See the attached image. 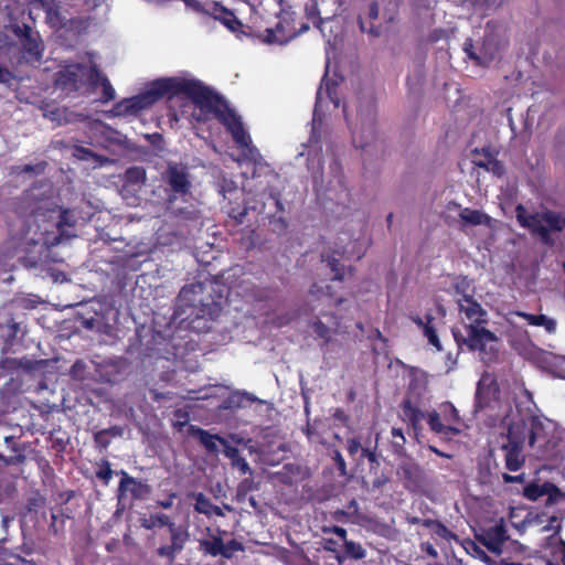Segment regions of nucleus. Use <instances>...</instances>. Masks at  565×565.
<instances>
[{
	"instance_id": "obj_1",
	"label": "nucleus",
	"mask_w": 565,
	"mask_h": 565,
	"mask_svg": "<svg viewBox=\"0 0 565 565\" xmlns=\"http://www.w3.org/2000/svg\"><path fill=\"white\" fill-rule=\"evenodd\" d=\"M210 88L195 78L160 77L152 81L145 92L116 103L113 111L116 116L137 115L162 98L171 100L177 96H185L201 110Z\"/></svg>"
},
{
	"instance_id": "obj_2",
	"label": "nucleus",
	"mask_w": 565,
	"mask_h": 565,
	"mask_svg": "<svg viewBox=\"0 0 565 565\" xmlns=\"http://www.w3.org/2000/svg\"><path fill=\"white\" fill-rule=\"evenodd\" d=\"M457 302L461 319L468 322L463 323L466 335L458 330H452L455 341L459 347L466 345L470 351H478L484 362H495L499 353V338L484 327L488 322L487 311L469 295H463Z\"/></svg>"
},
{
	"instance_id": "obj_3",
	"label": "nucleus",
	"mask_w": 565,
	"mask_h": 565,
	"mask_svg": "<svg viewBox=\"0 0 565 565\" xmlns=\"http://www.w3.org/2000/svg\"><path fill=\"white\" fill-rule=\"evenodd\" d=\"M277 10L273 12L275 21H270L268 4L262 3L250 17V23L246 25V36L258 39L266 44H286L297 35L309 30L307 23L295 26L294 13L282 9L281 3H276Z\"/></svg>"
},
{
	"instance_id": "obj_4",
	"label": "nucleus",
	"mask_w": 565,
	"mask_h": 565,
	"mask_svg": "<svg viewBox=\"0 0 565 565\" xmlns=\"http://www.w3.org/2000/svg\"><path fill=\"white\" fill-rule=\"evenodd\" d=\"M202 113L212 114L232 135L237 147L245 150V158L254 166L263 163L259 150L252 143L249 134L245 130L239 116L228 106L227 102L213 88H210L201 109Z\"/></svg>"
},
{
	"instance_id": "obj_5",
	"label": "nucleus",
	"mask_w": 565,
	"mask_h": 565,
	"mask_svg": "<svg viewBox=\"0 0 565 565\" xmlns=\"http://www.w3.org/2000/svg\"><path fill=\"white\" fill-rule=\"evenodd\" d=\"M140 525L146 530L163 526L168 529L171 543L158 547L157 555L167 558L169 564L175 561L177 555L183 551L190 537L186 527L177 525L171 518L164 513H154L150 514L149 518H142L140 519Z\"/></svg>"
},
{
	"instance_id": "obj_6",
	"label": "nucleus",
	"mask_w": 565,
	"mask_h": 565,
	"mask_svg": "<svg viewBox=\"0 0 565 565\" xmlns=\"http://www.w3.org/2000/svg\"><path fill=\"white\" fill-rule=\"evenodd\" d=\"M161 180L167 186L169 203L177 199H184L191 194L192 181L189 168L178 162H168L166 170L161 173Z\"/></svg>"
},
{
	"instance_id": "obj_7",
	"label": "nucleus",
	"mask_w": 565,
	"mask_h": 565,
	"mask_svg": "<svg viewBox=\"0 0 565 565\" xmlns=\"http://www.w3.org/2000/svg\"><path fill=\"white\" fill-rule=\"evenodd\" d=\"M524 425L509 424L504 441L500 449L504 454V466L509 471H519L525 463Z\"/></svg>"
},
{
	"instance_id": "obj_8",
	"label": "nucleus",
	"mask_w": 565,
	"mask_h": 565,
	"mask_svg": "<svg viewBox=\"0 0 565 565\" xmlns=\"http://www.w3.org/2000/svg\"><path fill=\"white\" fill-rule=\"evenodd\" d=\"M12 33L20 40L22 60L26 63H35L42 58L44 46L38 32L23 23L11 25Z\"/></svg>"
},
{
	"instance_id": "obj_9",
	"label": "nucleus",
	"mask_w": 565,
	"mask_h": 565,
	"mask_svg": "<svg viewBox=\"0 0 565 565\" xmlns=\"http://www.w3.org/2000/svg\"><path fill=\"white\" fill-rule=\"evenodd\" d=\"M209 537L200 539L199 551L204 555L212 557L222 556L226 559L233 557L234 553L244 551V545L236 539L224 543L220 534H213L210 527H206Z\"/></svg>"
},
{
	"instance_id": "obj_10",
	"label": "nucleus",
	"mask_w": 565,
	"mask_h": 565,
	"mask_svg": "<svg viewBox=\"0 0 565 565\" xmlns=\"http://www.w3.org/2000/svg\"><path fill=\"white\" fill-rule=\"evenodd\" d=\"M86 65L81 63L70 64L55 74V86L72 94L78 92L85 85Z\"/></svg>"
},
{
	"instance_id": "obj_11",
	"label": "nucleus",
	"mask_w": 565,
	"mask_h": 565,
	"mask_svg": "<svg viewBox=\"0 0 565 565\" xmlns=\"http://www.w3.org/2000/svg\"><path fill=\"white\" fill-rule=\"evenodd\" d=\"M516 220L521 226L529 228L532 234H536L541 242L547 246H552L554 241L544 227L543 212L527 214L525 207L519 204L515 209Z\"/></svg>"
},
{
	"instance_id": "obj_12",
	"label": "nucleus",
	"mask_w": 565,
	"mask_h": 565,
	"mask_svg": "<svg viewBox=\"0 0 565 565\" xmlns=\"http://www.w3.org/2000/svg\"><path fill=\"white\" fill-rule=\"evenodd\" d=\"M500 402V387L495 380L481 379L478 382L475 398L476 411L487 408L494 409L499 406Z\"/></svg>"
},
{
	"instance_id": "obj_13",
	"label": "nucleus",
	"mask_w": 565,
	"mask_h": 565,
	"mask_svg": "<svg viewBox=\"0 0 565 565\" xmlns=\"http://www.w3.org/2000/svg\"><path fill=\"white\" fill-rule=\"evenodd\" d=\"M397 475L405 489L411 492L420 491L426 484V475L423 468L413 461H406L399 465Z\"/></svg>"
},
{
	"instance_id": "obj_14",
	"label": "nucleus",
	"mask_w": 565,
	"mask_h": 565,
	"mask_svg": "<svg viewBox=\"0 0 565 565\" xmlns=\"http://www.w3.org/2000/svg\"><path fill=\"white\" fill-rule=\"evenodd\" d=\"M121 477L117 489L119 500L124 499L128 493L132 500H140L150 493V487L139 479L129 476L125 470L117 472Z\"/></svg>"
},
{
	"instance_id": "obj_15",
	"label": "nucleus",
	"mask_w": 565,
	"mask_h": 565,
	"mask_svg": "<svg viewBox=\"0 0 565 565\" xmlns=\"http://www.w3.org/2000/svg\"><path fill=\"white\" fill-rule=\"evenodd\" d=\"M209 15L222 22L231 32L235 33L237 38L247 34L246 25L237 19L233 11L218 2H210Z\"/></svg>"
},
{
	"instance_id": "obj_16",
	"label": "nucleus",
	"mask_w": 565,
	"mask_h": 565,
	"mask_svg": "<svg viewBox=\"0 0 565 565\" xmlns=\"http://www.w3.org/2000/svg\"><path fill=\"white\" fill-rule=\"evenodd\" d=\"M510 424L524 425V441L527 439L530 447H534L541 441L546 443L547 440L546 426L537 416H529L527 418L512 420Z\"/></svg>"
},
{
	"instance_id": "obj_17",
	"label": "nucleus",
	"mask_w": 565,
	"mask_h": 565,
	"mask_svg": "<svg viewBox=\"0 0 565 565\" xmlns=\"http://www.w3.org/2000/svg\"><path fill=\"white\" fill-rule=\"evenodd\" d=\"M321 317H326L328 324H326L320 318H317L311 327L317 338L323 340V344L330 343L332 337L338 332L340 327V317L335 313L321 312Z\"/></svg>"
},
{
	"instance_id": "obj_18",
	"label": "nucleus",
	"mask_w": 565,
	"mask_h": 565,
	"mask_svg": "<svg viewBox=\"0 0 565 565\" xmlns=\"http://www.w3.org/2000/svg\"><path fill=\"white\" fill-rule=\"evenodd\" d=\"M447 209L448 210H451V209L460 210L459 217H460V221L463 226H478V225L490 226L491 225L492 218L488 214H486L479 210H473L470 207L461 209V205L455 201H450L447 205Z\"/></svg>"
},
{
	"instance_id": "obj_19",
	"label": "nucleus",
	"mask_w": 565,
	"mask_h": 565,
	"mask_svg": "<svg viewBox=\"0 0 565 565\" xmlns=\"http://www.w3.org/2000/svg\"><path fill=\"white\" fill-rule=\"evenodd\" d=\"M478 539L490 552L500 554L503 544L508 540V534L503 525H494L484 531Z\"/></svg>"
},
{
	"instance_id": "obj_20",
	"label": "nucleus",
	"mask_w": 565,
	"mask_h": 565,
	"mask_svg": "<svg viewBox=\"0 0 565 565\" xmlns=\"http://www.w3.org/2000/svg\"><path fill=\"white\" fill-rule=\"evenodd\" d=\"M409 319L423 330L424 335L427 338L428 343L434 347L437 351H443V345L438 338L434 321L435 317L427 312L424 318L418 315L411 316Z\"/></svg>"
},
{
	"instance_id": "obj_21",
	"label": "nucleus",
	"mask_w": 565,
	"mask_h": 565,
	"mask_svg": "<svg viewBox=\"0 0 565 565\" xmlns=\"http://www.w3.org/2000/svg\"><path fill=\"white\" fill-rule=\"evenodd\" d=\"M190 431L192 436L199 439L200 444L205 448V450L209 454H217L218 447L216 443L218 441L226 447L228 445L227 440L218 435H212L207 430H204L203 428L190 426Z\"/></svg>"
},
{
	"instance_id": "obj_22",
	"label": "nucleus",
	"mask_w": 565,
	"mask_h": 565,
	"mask_svg": "<svg viewBox=\"0 0 565 565\" xmlns=\"http://www.w3.org/2000/svg\"><path fill=\"white\" fill-rule=\"evenodd\" d=\"M125 434V427L119 425L110 426L109 428L100 429L95 431L93 435L95 447L102 452L107 450L111 443V438L122 437Z\"/></svg>"
},
{
	"instance_id": "obj_23",
	"label": "nucleus",
	"mask_w": 565,
	"mask_h": 565,
	"mask_svg": "<svg viewBox=\"0 0 565 565\" xmlns=\"http://www.w3.org/2000/svg\"><path fill=\"white\" fill-rule=\"evenodd\" d=\"M338 84L334 81H323L319 89L317 90L315 113L319 107H322L324 100H330L334 104V107H339L340 99L337 93Z\"/></svg>"
},
{
	"instance_id": "obj_24",
	"label": "nucleus",
	"mask_w": 565,
	"mask_h": 565,
	"mask_svg": "<svg viewBox=\"0 0 565 565\" xmlns=\"http://www.w3.org/2000/svg\"><path fill=\"white\" fill-rule=\"evenodd\" d=\"M427 424L429 426V429L437 435L452 437L460 434L459 428L450 424H444L440 419V414L437 413L436 411L428 413Z\"/></svg>"
},
{
	"instance_id": "obj_25",
	"label": "nucleus",
	"mask_w": 565,
	"mask_h": 565,
	"mask_svg": "<svg viewBox=\"0 0 565 565\" xmlns=\"http://www.w3.org/2000/svg\"><path fill=\"white\" fill-rule=\"evenodd\" d=\"M557 493H559V489L551 482H544L543 484L532 482L525 486L523 490V495L531 501H536L545 494H548L550 499H552L553 494Z\"/></svg>"
},
{
	"instance_id": "obj_26",
	"label": "nucleus",
	"mask_w": 565,
	"mask_h": 565,
	"mask_svg": "<svg viewBox=\"0 0 565 565\" xmlns=\"http://www.w3.org/2000/svg\"><path fill=\"white\" fill-rule=\"evenodd\" d=\"M343 545V552L337 556V563L342 565L347 559L360 561L366 556L365 548L358 542L348 540Z\"/></svg>"
},
{
	"instance_id": "obj_27",
	"label": "nucleus",
	"mask_w": 565,
	"mask_h": 565,
	"mask_svg": "<svg viewBox=\"0 0 565 565\" xmlns=\"http://www.w3.org/2000/svg\"><path fill=\"white\" fill-rule=\"evenodd\" d=\"M413 523H422V525L424 527H427L429 530H431V532L447 541V542H450L451 540H457V535L455 533H452L443 522H440L439 520H431V519H424V520H419L417 518H414Z\"/></svg>"
},
{
	"instance_id": "obj_28",
	"label": "nucleus",
	"mask_w": 565,
	"mask_h": 565,
	"mask_svg": "<svg viewBox=\"0 0 565 565\" xmlns=\"http://www.w3.org/2000/svg\"><path fill=\"white\" fill-rule=\"evenodd\" d=\"M379 15H380L379 3L373 1L369 6L367 17H369L370 21L373 22L379 19ZM358 23H359V28H360L361 32L367 33L374 38H379L383 32L381 25H374L373 23H370V26H366L365 21L361 17H359Z\"/></svg>"
},
{
	"instance_id": "obj_29",
	"label": "nucleus",
	"mask_w": 565,
	"mask_h": 565,
	"mask_svg": "<svg viewBox=\"0 0 565 565\" xmlns=\"http://www.w3.org/2000/svg\"><path fill=\"white\" fill-rule=\"evenodd\" d=\"M401 409L404 419L412 425L414 430H417L420 427L422 420L425 418L424 412L414 405L409 398H405L401 403Z\"/></svg>"
},
{
	"instance_id": "obj_30",
	"label": "nucleus",
	"mask_w": 565,
	"mask_h": 565,
	"mask_svg": "<svg viewBox=\"0 0 565 565\" xmlns=\"http://www.w3.org/2000/svg\"><path fill=\"white\" fill-rule=\"evenodd\" d=\"M345 253H347L345 249H333L332 255H328L326 257V255L322 254V260L327 262L328 267L330 268V270L333 274V277H332L333 280L341 281L344 279V275H345L344 266L340 263V259L337 258L335 255L340 256V257H344Z\"/></svg>"
},
{
	"instance_id": "obj_31",
	"label": "nucleus",
	"mask_w": 565,
	"mask_h": 565,
	"mask_svg": "<svg viewBox=\"0 0 565 565\" xmlns=\"http://www.w3.org/2000/svg\"><path fill=\"white\" fill-rule=\"evenodd\" d=\"M544 227L547 234L552 232H562L565 228V214L546 210L543 211Z\"/></svg>"
},
{
	"instance_id": "obj_32",
	"label": "nucleus",
	"mask_w": 565,
	"mask_h": 565,
	"mask_svg": "<svg viewBox=\"0 0 565 565\" xmlns=\"http://www.w3.org/2000/svg\"><path fill=\"white\" fill-rule=\"evenodd\" d=\"M203 290L202 284H192L182 287L179 294V300L184 302L189 307H195L199 303H203L202 298L198 297V294H201Z\"/></svg>"
},
{
	"instance_id": "obj_33",
	"label": "nucleus",
	"mask_w": 565,
	"mask_h": 565,
	"mask_svg": "<svg viewBox=\"0 0 565 565\" xmlns=\"http://www.w3.org/2000/svg\"><path fill=\"white\" fill-rule=\"evenodd\" d=\"M223 454L231 460L234 468L238 469L242 475L250 473V467L246 459L241 456L238 448L231 446L230 444L223 449Z\"/></svg>"
},
{
	"instance_id": "obj_34",
	"label": "nucleus",
	"mask_w": 565,
	"mask_h": 565,
	"mask_svg": "<svg viewBox=\"0 0 565 565\" xmlns=\"http://www.w3.org/2000/svg\"><path fill=\"white\" fill-rule=\"evenodd\" d=\"M512 348L525 359H532L539 350L536 345L530 340L527 334L514 338L511 342Z\"/></svg>"
},
{
	"instance_id": "obj_35",
	"label": "nucleus",
	"mask_w": 565,
	"mask_h": 565,
	"mask_svg": "<svg viewBox=\"0 0 565 565\" xmlns=\"http://www.w3.org/2000/svg\"><path fill=\"white\" fill-rule=\"evenodd\" d=\"M519 317L527 321L529 324L535 327H544L548 333L556 331V322L554 319L548 318L545 315H533L527 312H519Z\"/></svg>"
},
{
	"instance_id": "obj_36",
	"label": "nucleus",
	"mask_w": 565,
	"mask_h": 565,
	"mask_svg": "<svg viewBox=\"0 0 565 565\" xmlns=\"http://www.w3.org/2000/svg\"><path fill=\"white\" fill-rule=\"evenodd\" d=\"M463 51L467 53V55H468V57L470 60H473L479 65H484L487 63H490L495 57L494 52L488 53V51H487V43L486 42L483 43V46H482V50H481V51H484L483 56L477 54L476 51H475L473 43H472L471 39H467L465 41V43H463Z\"/></svg>"
},
{
	"instance_id": "obj_37",
	"label": "nucleus",
	"mask_w": 565,
	"mask_h": 565,
	"mask_svg": "<svg viewBox=\"0 0 565 565\" xmlns=\"http://www.w3.org/2000/svg\"><path fill=\"white\" fill-rule=\"evenodd\" d=\"M331 286H320L319 284L315 282L309 292L311 296H317L318 298H323L326 300L327 306L329 307H338L342 303V298H334V295L331 291Z\"/></svg>"
},
{
	"instance_id": "obj_38",
	"label": "nucleus",
	"mask_w": 565,
	"mask_h": 565,
	"mask_svg": "<svg viewBox=\"0 0 565 565\" xmlns=\"http://www.w3.org/2000/svg\"><path fill=\"white\" fill-rule=\"evenodd\" d=\"M194 510L199 513L205 514L207 516L215 514L217 516H223V512L220 507L212 503V501L205 497L203 493H198L195 495V504Z\"/></svg>"
},
{
	"instance_id": "obj_39",
	"label": "nucleus",
	"mask_w": 565,
	"mask_h": 565,
	"mask_svg": "<svg viewBox=\"0 0 565 565\" xmlns=\"http://www.w3.org/2000/svg\"><path fill=\"white\" fill-rule=\"evenodd\" d=\"M245 399H249L247 393L234 392L231 393L227 397H225L220 404V409L223 411H234L241 408L244 404Z\"/></svg>"
},
{
	"instance_id": "obj_40",
	"label": "nucleus",
	"mask_w": 565,
	"mask_h": 565,
	"mask_svg": "<svg viewBox=\"0 0 565 565\" xmlns=\"http://www.w3.org/2000/svg\"><path fill=\"white\" fill-rule=\"evenodd\" d=\"M125 181L129 184H140L146 181V170L142 167H130L125 172Z\"/></svg>"
},
{
	"instance_id": "obj_41",
	"label": "nucleus",
	"mask_w": 565,
	"mask_h": 565,
	"mask_svg": "<svg viewBox=\"0 0 565 565\" xmlns=\"http://www.w3.org/2000/svg\"><path fill=\"white\" fill-rule=\"evenodd\" d=\"M95 475L104 486H108L114 475L110 462L107 459H102L98 463V469L96 470Z\"/></svg>"
},
{
	"instance_id": "obj_42",
	"label": "nucleus",
	"mask_w": 565,
	"mask_h": 565,
	"mask_svg": "<svg viewBox=\"0 0 565 565\" xmlns=\"http://www.w3.org/2000/svg\"><path fill=\"white\" fill-rule=\"evenodd\" d=\"M47 167V162L46 161H40L35 164H23V166H18L15 168V171L18 174H34V175H40V174H43L45 172V169Z\"/></svg>"
},
{
	"instance_id": "obj_43",
	"label": "nucleus",
	"mask_w": 565,
	"mask_h": 565,
	"mask_svg": "<svg viewBox=\"0 0 565 565\" xmlns=\"http://www.w3.org/2000/svg\"><path fill=\"white\" fill-rule=\"evenodd\" d=\"M441 412H443L444 419H445V422H447V424L452 425V424H458L460 422L459 412L454 406L452 403L447 402V403L443 404Z\"/></svg>"
},
{
	"instance_id": "obj_44",
	"label": "nucleus",
	"mask_w": 565,
	"mask_h": 565,
	"mask_svg": "<svg viewBox=\"0 0 565 565\" xmlns=\"http://www.w3.org/2000/svg\"><path fill=\"white\" fill-rule=\"evenodd\" d=\"M104 77L96 65L86 66L85 84H88L92 88H96L97 85L102 84V78Z\"/></svg>"
},
{
	"instance_id": "obj_45",
	"label": "nucleus",
	"mask_w": 565,
	"mask_h": 565,
	"mask_svg": "<svg viewBox=\"0 0 565 565\" xmlns=\"http://www.w3.org/2000/svg\"><path fill=\"white\" fill-rule=\"evenodd\" d=\"M102 96L99 102L103 104L109 103L115 99V89L107 77L102 78Z\"/></svg>"
},
{
	"instance_id": "obj_46",
	"label": "nucleus",
	"mask_w": 565,
	"mask_h": 565,
	"mask_svg": "<svg viewBox=\"0 0 565 565\" xmlns=\"http://www.w3.org/2000/svg\"><path fill=\"white\" fill-rule=\"evenodd\" d=\"M476 164L479 168H483L487 171H491V172H493L494 174H497L499 177L503 174V166L497 159H489L487 162L478 161V162H476Z\"/></svg>"
},
{
	"instance_id": "obj_47",
	"label": "nucleus",
	"mask_w": 565,
	"mask_h": 565,
	"mask_svg": "<svg viewBox=\"0 0 565 565\" xmlns=\"http://www.w3.org/2000/svg\"><path fill=\"white\" fill-rule=\"evenodd\" d=\"M392 437H393L392 446L396 452H399L401 450L404 449V445L406 443V439H405L402 428L393 427L392 428Z\"/></svg>"
},
{
	"instance_id": "obj_48",
	"label": "nucleus",
	"mask_w": 565,
	"mask_h": 565,
	"mask_svg": "<svg viewBox=\"0 0 565 565\" xmlns=\"http://www.w3.org/2000/svg\"><path fill=\"white\" fill-rule=\"evenodd\" d=\"M323 550L330 553L334 554V558L337 559V556L341 554L340 551V543L338 540L334 539H323Z\"/></svg>"
},
{
	"instance_id": "obj_49",
	"label": "nucleus",
	"mask_w": 565,
	"mask_h": 565,
	"mask_svg": "<svg viewBox=\"0 0 565 565\" xmlns=\"http://www.w3.org/2000/svg\"><path fill=\"white\" fill-rule=\"evenodd\" d=\"M185 6L199 13H210V3L202 4L199 0H182Z\"/></svg>"
},
{
	"instance_id": "obj_50",
	"label": "nucleus",
	"mask_w": 565,
	"mask_h": 565,
	"mask_svg": "<svg viewBox=\"0 0 565 565\" xmlns=\"http://www.w3.org/2000/svg\"><path fill=\"white\" fill-rule=\"evenodd\" d=\"M467 544L471 550L488 565H493V559L473 541L469 540Z\"/></svg>"
},
{
	"instance_id": "obj_51",
	"label": "nucleus",
	"mask_w": 565,
	"mask_h": 565,
	"mask_svg": "<svg viewBox=\"0 0 565 565\" xmlns=\"http://www.w3.org/2000/svg\"><path fill=\"white\" fill-rule=\"evenodd\" d=\"M322 531H323V533H333V534H335L342 543L348 541V532L342 526H339V525L324 526L322 529Z\"/></svg>"
},
{
	"instance_id": "obj_52",
	"label": "nucleus",
	"mask_w": 565,
	"mask_h": 565,
	"mask_svg": "<svg viewBox=\"0 0 565 565\" xmlns=\"http://www.w3.org/2000/svg\"><path fill=\"white\" fill-rule=\"evenodd\" d=\"M44 505V499L39 497V495H34V497H30L26 501V510L29 512H38V510L40 508H42Z\"/></svg>"
},
{
	"instance_id": "obj_53",
	"label": "nucleus",
	"mask_w": 565,
	"mask_h": 565,
	"mask_svg": "<svg viewBox=\"0 0 565 565\" xmlns=\"http://www.w3.org/2000/svg\"><path fill=\"white\" fill-rule=\"evenodd\" d=\"M14 82V74L7 68L0 67V83L4 84L7 87H12Z\"/></svg>"
},
{
	"instance_id": "obj_54",
	"label": "nucleus",
	"mask_w": 565,
	"mask_h": 565,
	"mask_svg": "<svg viewBox=\"0 0 565 565\" xmlns=\"http://www.w3.org/2000/svg\"><path fill=\"white\" fill-rule=\"evenodd\" d=\"M227 214L230 217L234 218L236 223L242 224L247 215V209L243 207L242 210L236 207H230L227 210Z\"/></svg>"
},
{
	"instance_id": "obj_55",
	"label": "nucleus",
	"mask_w": 565,
	"mask_h": 565,
	"mask_svg": "<svg viewBox=\"0 0 565 565\" xmlns=\"http://www.w3.org/2000/svg\"><path fill=\"white\" fill-rule=\"evenodd\" d=\"M363 448L364 447H362L358 438H349L347 440V449L351 457L355 456L359 451H362Z\"/></svg>"
},
{
	"instance_id": "obj_56",
	"label": "nucleus",
	"mask_w": 565,
	"mask_h": 565,
	"mask_svg": "<svg viewBox=\"0 0 565 565\" xmlns=\"http://www.w3.org/2000/svg\"><path fill=\"white\" fill-rule=\"evenodd\" d=\"M75 220L73 217V215L70 213L68 210H63L60 214V220H58V227H62L64 225H67V226H74L75 225Z\"/></svg>"
},
{
	"instance_id": "obj_57",
	"label": "nucleus",
	"mask_w": 565,
	"mask_h": 565,
	"mask_svg": "<svg viewBox=\"0 0 565 565\" xmlns=\"http://www.w3.org/2000/svg\"><path fill=\"white\" fill-rule=\"evenodd\" d=\"M469 287V282L467 280V277L460 276L458 277L457 281L454 284V288L457 294L467 295L466 290Z\"/></svg>"
},
{
	"instance_id": "obj_58",
	"label": "nucleus",
	"mask_w": 565,
	"mask_h": 565,
	"mask_svg": "<svg viewBox=\"0 0 565 565\" xmlns=\"http://www.w3.org/2000/svg\"><path fill=\"white\" fill-rule=\"evenodd\" d=\"M333 460L335 462V466H337L338 470L342 475H345V472H347V463H345V460H344V458L342 457V455H341V452L339 450H334Z\"/></svg>"
},
{
	"instance_id": "obj_59",
	"label": "nucleus",
	"mask_w": 565,
	"mask_h": 565,
	"mask_svg": "<svg viewBox=\"0 0 565 565\" xmlns=\"http://www.w3.org/2000/svg\"><path fill=\"white\" fill-rule=\"evenodd\" d=\"M361 458H366L370 463L379 465L377 455H376L375 449L372 450L367 447H364L361 451Z\"/></svg>"
},
{
	"instance_id": "obj_60",
	"label": "nucleus",
	"mask_w": 565,
	"mask_h": 565,
	"mask_svg": "<svg viewBox=\"0 0 565 565\" xmlns=\"http://www.w3.org/2000/svg\"><path fill=\"white\" fill-rule=\"evenodd\" d=\"M502 480L505 483H523L525 481V476H524V473L515 475V476H512L509 473H503Z\"/></svg>"
},
{
	"instance_id": "obj_61",
	"label": "nucleus",
	"mask_w": 565,
	"mask_h": 565,
	"mask_svg": "<svg viewBox=\"0 0 565 565\" xmlns=\"http://www.w3.org/2000/svg\"><path fill=\"white\" fill-rule=\"evenodd\" d=\"M237 488L239 489L241 492H247L249 493L250 491H253L255 489V484H254V481L253 479L250 478H245L243 479Z\"/></svg>"
},
{
	"instance_id": "obj_62",
	"label": "nucleus",
	"mask_w": 565,
	"mask_h": 565,
	"mask_svg": "<svg viewBox=\"0 0 565 565\" xmlns=\"http://www.w3.org/2000/svg\"><path fill=\"white\" fill-rule=\"evenodd\" d=\"M387 481H388V478H386L384 475H382L381 477H377L373 480L372 487H373V489H381Z\"/></svg>"
},
{
	"instance_id": "obj_63",
	"label": "nucleus",
	"mask_w": 565,
	"mask_h": 565,
	"mask_svg": "<svg viewBox=\"0 0 565 565\" xmlns=\"http://www.w3.org/2000/svg\"><path fill=\"white\" fill-rule=\"evenodd\" d=\"M428 449H429L431 452H434L435 455H437L438 457H443V458H451V455H449V454H446V452L441 451L440 449H438V448H437V447H435V446L429 445V446H428Z\"/></svg>"
},
{
	"instance_id": "obj_64",
	"label": "nucleus",
	"mask_w": 565,
	"mask_h": 565,
	"mask_svg": "<svg viewBox=\"0 0 565 565\" xmlns=\"http://www.w3.org/2000/svg\"><path fill=\"white\" fill-rule=\"evenodd\" d=\"M493 565H532V564H522V563H515V562H508L505 559H500L499 562H493Z\"/></svg>"
}]
</instances>
